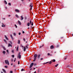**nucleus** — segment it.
I'll list each match as a JSON object with an SVG mask.
<instances>
[{"instance_id":"nucleus-1","label":"nucleus","mask_w":73,"mask_h":73,"mask_svg":"<svg viewBox=\"0 0 73 73\" xmlns=\"http://www.w3.org/2000/svg\"><path fill=\"white\" fill-rule=\"evenodd\" d=\"M37 54H36L34 55V60L33 61H35L37 59Z\"/></svg>"},{"instance_id":"nucleus-2","label":"nucleus","mask_w":73,"mask_h":73,"mask_svg":"<svg viewBox=\"0 0 73 73\" xmlns=\"http://www.w3.org/2000/svg\"><path fill=\"white\" fill-rule=\"evenodd\" d=\"M52 61L53 62H56V60L54 59L52 60L51 61H50V62H47L45 64H46V63H48L49 64H51L52 63Z\"/></svg>"},{"instance_id":"nucleus-3","label":"nucleus","mask_w":73,"mask_h":73,"mask_svg":"<svg viewBox=\"0 0 73 73\" xmlns=\"http://www.w3.org/2000/svg\"><path fill=\"white\" fill-rule=\"evenodd\" d=\"M31 23H32V21L31 20V19H30V21H29V23H27V26H28V27H29L30 26V25L31 24Z\"/></svg>"},{"instance_id":"nucleus-4","label":"nucleus","mask_w":73,"mask_h":73,"mask_svg":"<svg viewBox=\"0 0 73 73\" xmlns=\"http://www.w3.org/2000/svg\"><path fill=\"white\" fill-rule=\"evenodd\" d=\"M18 56H17L18 58H19V59H20L21 58V55L20 54V52H19L18 53Z\"/></svg>"},{"instance_id":"nucleus-5","label":"nucleus","mask_w":73,"mask_h":73,"mask_svg":"<svg viewBox=\"0 0 73 73\" xmlns=\"http://www.w3.org/2000/svg\"><path fill=\"white\" fill-rule=\"evenodd\" d=\"M33 65H34L33 63H32L31 64H30V66L29 67V68L30 69L31 68H32Z\"/></svg>"},{"instance_id":"nucleus-6","label":"nucleus","mask_w":73,"mask_h":73,"mask_svg":"<svg viewBox=\"0 0 73 73\" xmlns=\"http://www.w3.org/2000/svg\"><path fill=\"white\" fill-rule=\"evenodd\" d=\"M5 62L6 64H7L8 65H9V61L8 60H5Z\"/></svg>"},{"instance_id":"nucleus-7","label":"nucleus","mask_w":73,"mask_h":73,"mask_svg":"<svg viewBox=\"0 0 73 73\" xmlns=\"http://www.w3.org/2000/svg\"><path fill=\"white\" fill-rule=\"evenodd\" d=\"M40 54H38V56H37V58L38 60L40 58Z\"/></svg>"},{"instance_id":"nucleus-8","label":"nucleus","mask_w":73,"mask_h":73,"mask_svg":"<svg viewBox=\"0 0 73 73\" xmlns=\"http://www.w3.org/2000/svg\"><path fill=\"white\" fill-rule=\"evenodd\" d=\"M20 19L21 21H22L23 19V17L22 15L21 16V18Z\"/></svg>"},{"instance_id":"nucleus-9","label":"nucleus","mask_w":73,"mask_h":73,"mask_svg":"<svg viewBox=\"0 0 73 73\" xmlns=\"http://www.w3.org/2000/svg\"><path fill=\"white\" fill-rule=\"evenodd\" d=\"M5 38L7 40H9L8 38L7 37V36H6V35H5Z\"/></svg>"},{"instance_id":"nucleus-10","label":"nucleus","mask_w":73,"mask_h":73,"mask_svg":"<svg viewBox=\"0 0 73 73\" xmlns=\"http://www.w3.org/2000/svg\"><path fill=\"white\" fill-rule=\"evenodd\" d=\"M18 23L19 25H21V23L20 21H18Z\"/></svg>"},{"instance_id":"nucleus-11","label":"nucleus","mask_w":73,"mask_h":73,"mask_svg":"<svg viewBox=\"0 0 73 73\" xmlns=\"http://www.w3.org/2000/svg\"><path fill=\"white\" fill-rule=\"evenodd\" d=\"M56 48H58L59 47V45L58 44H57L56 45Z\"/></svg>"},{"instance_id":"nucleus-12","label":"nucleus","mask_w":73,"mask_h":73,"mask_svg":"<svg viewBox=\"0 0 73 73\" xmlns=\"http://www.w3.org/2000/svg\"><path fill=\"white\" fill-rule=\"evenodd\" d=\"M26 50V48L25 46L24 47V48L23 49V51L25 52Z\"/></svg>"},{"instance_id":"nucleus-13","label":"nucleus","mask_w":73,"mask_h":73,"mask_svg":"<svg viewBox=\"0 0 73 73\" xmlns=\"http://www.w3.org/2000/svg\"><path fill=\"white\" fill-rule=\"evenodd\" d=\"M32 6H33V3H30V5H29V7H32Z\"/></svg>"},{"instance_id":"nucleus-14","label":"nucleus","mask_w":73,"mask_h":73,"mask_svg":"<svg viewBox=\"0 0 73 73\" xmlns=\"http://www.w3.org/2000/svg\"><path fill=\"white\" fill-rule=\"evenodd\" d=\"M11 46V47H12V45L10 43H9L8 44V46L10 47Z\"/></svg>"},{"instance_id":"nucleus-15","label":"nucleus","mask_w":73,"mask_h":73,"mask_svg":"<svg viewBox=\"0 0 73 73\" xmlns=\"http://www.w3.org/2000/svg\"><path fill=\"white\" fill-rule=\"evenodd\" d=\"M15 11L17 12H19V11L18 9H15Z\"/></svg>"},{"instance_id":"nucleus-16","label":"nucleus","mask_w":73,"mask_h":73,"mask_svg":"<svg viewBox=\"0 0 73 73\" xmlns=\"http://www.w3.org/2000/svg\"><path fill=\"white\" fill-rule=\"evenodd\" d=\"M10 37L12 39H13V36H12V35H10Z\"/></svg>"},{"instance_id":"nucleus-17","label":"nucleus","mask_w":73,"mask_h":73,"mask_svg":"<svg viewBox=\"0 0 73 73\" xmlns=\"http://www.w3.org/2000/svg\"><path fill=\"white\" fill-rule=\"evenodd\" d=\"M3 41L6 44H7V42L6 40L4 39Z\"/></svg>"},{"instance_id":"nucleus-18","label":"nucleus","mask_w":73,"mask_h":73,"mask_svg":"<svg viewBox=\"0 0 73 73\" xmlns=\"http://www.w3.org/2000/svg\"><path fill=\"white\" fill-rule=\"evenodd\" d=\"M68 58V57H66L64 58V60H66Z\"/></svg>"},{"instance_id":"nucleus-19","label":"nucleus","mask_w":73,"mask_h":73,"mask_svg":"<svg viewBox=\"0 0 73 73\" xmlns=\"http://www.w3.org/2000/svg\"><path fill=\"white\" fill-rule=\"evenodd\" d=\"M2 70L3 71V72H4V73H6V71L3 69Z\"/></svg>"},{"instance_id":"nucleus-20","label":"nucleus","mask_w":73,"mask_h":73,"mask_svg":"<svg viewBox=\"0 0 73 73\" xmlns=\"http://www.w3.org/2000/svg\"><path fill=\"white\" fill-rule=\"evenodd\" d=\"M54 48V46H53L52 45V46H50V48H51V49H52V48Z\"/></svg>"},{"instance_id":"nucleus-21","label":"nucleus","mask_w":73,"mask_h":73,"mask_svg":"<svg viewBox=\"0 0 73 73\" xmlns=\"http://www.w3.org/2000/svg\"><path fill=\"white\" fill-rule=\"evenodd\" d=\"M44 46V44H43L42 45H41L39 46L40 48H41Z\"/></svg>"},{"instance_id":"nucleus-22","label":"nucleus","mask_w":73,"mask_h":73,"mask_svg":"<svg viewBox=\"0 0 73 73\" xmlns=\"http://www.w3.org/2000/svg\"><path fill=\"white\" fill-rule=\"evenodd\" d=\"M4 3L5 4H7V2L6 1H4Z\"/></svg>"},{"instance_id":"nucleus-23","label":"nucleus","mask_w":73,"mask_h":73,"mask_svg":"<svg viewBox=\"0 0 73 73\" xmlns=\"http://www.w3.org/2000/svg\"><path fill=\"white\" fill-rule=\"evenodd\" d=\"M16 17L17 18H18L19 17V16L18 15L16 14L15 15Z\"/></svg>"},{"instance_id":"nucleus-24","label":"nucleus","mask_w":73,"mask_h":73,"mask_svg":"<svg viewBox=\"0 0 73 73\" xmlns=\"http://www.w3.org/2000/svg\"><path fill=\"white\" fill-rule=\"evenodd\" d=\"M6 52L5 51H3V53L4 54H5L6 53Z\"/></svg>"},{"instance_id":"nucleus-25","label":"nucleus","mask_w":73,"mask_h":73,"mask_svg":"<svg viewBox=\"0 0 73 73\" xmlns=\"http://www.w3.org/2000/svg\"><path fill=\"white\" fill-rule=\"evenodd\" d=\"M18 44H20V41L19 40H18Z\"/></svg>"},{"instance_id":"nucleus-26","label":"nucleus","mask_w":73,"mask_h":73,"mask_svg":"<svg viewBox=\"0 0 73 73\" xmlns=\"http://www.w3.org/2000/svg\"><path fill=\"white\" fill-rule=\"evenodd\" d=\"M5 68H8V66H5Z\"/></svg>"},{"instance_id":"nucleus-27","label":"nucleus","mask_w":73,"mask_h":73,"mask_svg":"<svg viewBox=\"0 0 73 73\" xmlns=\"http://www.w3.org/2000/svg\"><path fill=\"white\" fill-rule=\"evenodd\" d=\"M6 52L7 53H9V50H6Z\"/></svg>"},{"instance_id":"nucleus-28","label":"nucleus","mask_w":73,"mask_h":73,"mask_svg":"<svg viewBox=\"0 0 73 73\" xmlns=\"http://www.w3.org/2000/svg\"><path fill=\"white\" fill-rule=\"evenodd\" d=\"M33 7V6H32L30 8V9L31 10L32 9V8Z\"/></svg>"},{"instance_id":"nucleus-29","label":"nucleus","mask_w":73,"mask_h":73,"mask_svg":"<svg viewBox=\"0 0 73 73\" xmlns=\"http://www.w3.org/2000/svg\"><path fill=\"white\" fill-rule=\"evenodd\" d=\"M25 71V70L24 69H21V71Z\"/></svg>"},{"instance_id":"nucleus-30","label":"nucleus","mask_w":73,"mask_h":73,"mask_svg":"<svg viewBox=\"0 0 73 73\" xmlns=\"http://www.w3.org/2000/svg\"><path fill=\"white\" fill-rule=\"evenodd\" d=\"M31 26H33V22H31Z\"/></svg>"},{"instance_id":"nucleus-31","label":"nucleus","mask_w":73,"mask_h":73,"mask_svg":"<svg viewBox=\"0 0 73 73\" xmlns=\"http://www.w3.org/2000/svg\"><path fill=\"white\" fill-rule=\"evenodd\" d=\"M9 5L11 6V4L10 3H8Z\"/></svg>"},{"instance_id":"nucleus-32","label":"nucleus","mask_w":73,"mask_h":73,"mask_svg":"<svg viewBox=\"0 0 73 73\" xmlns=\"http://www.w3.org/2000/svg\"><path fill=\"white\" fill-rule=\"evenodd\" d=\"M58 65V64H56V65L55 66L57 67V66Z\"/></svg>"},{"instance_id":"nucleus-33","label":"nucleus","mask_w":73,"mask_h":73,"mask_svg":"<svg viewBox=\"0 0 73 73\" xmlns=\"http://www.w3.org/2000/svg\"><path fill=\"white\" fill-rule=\"evenodd\" d=\"M11 56L13 58H14V55H12Z\"/></svg>"},{"instance_id":"nucleus-34","label":"nucleus","mask_w":73,"mask_h":73,"mask_svg":"<svg viewBox=\"0 0 73 73\" xmlns=\"http://www.w3.org/2000/svg\"><path fill=\"white\" fill-rule=\"evenodd\" d=\"M5 25H3L2 26V27H5Z\"/></svg>"},{"instance_id":"nucleus-35","label":"nucleus","mask_w":73,"mask_h":73,"mask_svg":"<svg viewBox=\"0 0 73 73\" xmlns=\"http://www.w3.org/2000/svg\"><path fill=\"white\" fill-rule=\"evenodd\" d=\"M17 50L18 51V46L17 47Z\"/></svg>"},{"instance_id":"nucleus-36","label":"nucleus","mask_w":73,"mask_h":73,"mask_svg":"<svg viewBox=\"0 0 73 73\" xmlns=\"http://www.w3.org/2000/svg\"><path fill=\"white\" fill-rule=\"evenodd\" d=\"M13 35H14V36H16V33H13Z\"/></svg>"},{"instance_id":"nucleus-37","label":"nucleus","mask_w":73,"mask_h":73,"mask_svg":"<svg viewBox=\"0 0 73 73\" xmlns=\"http://www.w3.org/2000/svg\"><path fill=\"white\" fill-rule=\"evenodd\" d=\"M26 49H28V47L27 45H26Z\"/></svg>"},{"instance_id":"nucleus-38","label":"nucleus","mask_w":73,"mask_h":73,"mask_svg":"<svg viewBox=\"0 0 73 73\" xmlns=\"http://www.w3.org/2000/svg\"><path fill=\"white\" fill-rule=\"evenodd\" d=\"M60 38L61 39H62L64 38V37L63 36L61 37Z\"/></svg>"},{"instance_id":"nucleus-39","label":"nucleus","mask_w":73,"mask_h":73,"mask_svg":"<svg viewBox=\"0 0 73 73\" xmlns=\"http://www.w3.org/2000/svg\"><path fill=\"white\" fill-rule=\"evenodd\" d=\"M10 73H13V71H10Z\"/></svg>"},{"instance_id":"nucleus-40","label":"nucleus","mask_w":73,"mask_h":73,"mask_svg":"<svg viewBox=\"0 0 73 73\" xmlns=\"http://www.w3.org/2000/svg\"><path fill=\"white\" fill-rule=\"evenodd\" d=\"M3 49H4V50H6V49L5 48V47H3Z\"/></svg>"},{"instance_id":"nucleus-41","label":"nucleus","mask_w":73,"mask_h":73,"mask_svg":"<svg viewBox=\"0 0 73 73\" xmlns=\"http://www.w3.org/2000/svg\"><path fill=\"white\" fill-rule=\"evenodd\" d=\"M23 40L24 41V42H25V38H23Z\"/></svg>"},{"instance_id":"nucleus-42","label":"nucleus","mask_w":73,"mask_h":73,"mask_svg":"<svg viewBox=\"0 0 73 73\" xmlns=\"http://www.w3.org/2000/svg\"><path fill=\"white\" fill-rule=\"evenodd\" d=\"M32 69H33L32 68L30 69V71H31V70H32Z\"/></svg>"},{"instance_id":"nucleus-43","label":"nucleus","mask_w":73,"mask_h":73,"mask_svg":"<svg viewBox=\"0 0 73 73\" xmlns=\"http://www.w3.org/2000/svg\"><path fill=\"white\" fill-rule=\"evenodd\" d=\"M23 31V33H25V32L24 31H23V30L22 31Z\"/></svg>"},{"instance_id":"nucleus-44","label":"nucleus","mask_w":73,"mask_h":73,"mask_svg":"<svg viewBox=\"0 0 73 73\" xmlns=\"http://www.w3.org/2000/svg\"><path fill=\"white\" fill-rule=\"evenodd\" d=\"M20 64V62H19V61L18 62V64Z\"/></svg>"},{"instance_id":"nucleus-45","label":"nucleus","mask_w":73,"mask_h":73,"mask_svg":"<svg viewBox=\"0 0 73 73\" xmlns=\"http://www.w3.org/2000/svg\"><path fill=\"white\" fill-rule=\"evenodd\" d=\"M16 60V58H15V60H14V62H15V60Z\"/></svg>"},{"instance_id":"nucleus-46","label":"nucleus","mask_w":73,"mask_h":73,"mask_svg":"<svg viewBox=\"0 0 73 73\" xmlns=\"http://www.w3.org/2000/svg\"><path fill=\"white\" fill-rule=\"evenodd\" d=\"M48 56H49L50 55V54H49V53H48Z\"/></svg>"},{"instance_id":"nucleus-47","label":"nucleus","mask_w":73,"mask_h":73,"mask_svg":"<svg viewBox=\"0 0 73 73\" xmlns=\"http://www.w3.org/2000/svg\"><path fill=\"white\" fill-rule=\"evenodd\" d=\"M21 33H19V35H21Z\"/></svg>"},{"instance_id":"nucleus-48","label":"nucleus","mask_w":73,"mask_h":73,"mask_svg":"<svg viewBox=\"0 0 73 73\" xmlns=\"http://www.w3.org/2000/svg\"><path fill=\"white\" fill-rule=\"evenodd\" d=\"M22 48H23H23H24V46H22Z\"/></svg>"},{"instance_id":"nucleus-49","label":"nucleus","mask_w":73,"mask_h":73,"mask_svg":"<svg viewBox=\"0 0 73 73\" xmlns=\"http://www.w3.org/2000/svg\"><path fill=\"white\" fill-rule=\"evenodd\" d=\"M13 52H14L13 50H12V53H13Z\"/></svg>"},{"instance_id":"nucleus-50","label":"nucleus","mask_w":73,"mask_h":73,"mask_svg":"<svg viewBox=\"0 0 73 73\" xmlns=\"http://www.w3.org/2000/svg\"><path fill=\"white\" fill-rule=\"evenodd\" d=\"M40 59V60H42V59H43V58H41Z\"/></svg>"},{"instance_id":"nucleus-51","label":"nucleus","mask_w":73,"mask_h":73,"mask_svg":"<svg viewBox=\"0 0 73 73\" xmlns=\"http://www.w3.org/2000/svg\"><path fill=\"white\" fill-rule=\"evenodd\" d=\"M34 65L35 66L36 65V64H34Z\"/></svg>"},{"instance_id":"nucleus-52","label":"nucleus","mask_w":73,"mask_h":73,"mask_svg":"<svg viewBox=\"0 0 73 73\" xmlns=\"http://www.w3.org/2000/svg\"><path fill=\"white\" fill-rule=\"evenodd\" d=\"M27 19V17H25V20H26Z\"/></svg>"},{"instance_id":"nucleus-53","label":"nucleus","mask_w":73,"mask_h":73,"mask_svg":"<svg viewBox=\"0 0 73 73\" xmlns=\"http://www.w3.org/2000/svg\"><path fill=\"white\" fill-rule=\"evenodd\" d=\"M15 26L16 27V28H17V26L16 25H15Z\"/></svg>"},{"instance_id":"nucleus-54","label":"nucleus","mask_w":73,"mask_h":73,"mask_svg":"<svg viewBox=\"0 0 73 73\" xmlns=\"http://www.w3.org/2000/svg\"><path fill=\"white\" fill-rule=\"evenodd\" d=\"M67 66H68V67H69L70 66V65H68Z\"/></svg>"},{"instance_id":"nucleus-55","label":"nucleus","mask_w":73,"mask_h":73,"mask_svg":"<svg viewBox=\"0 0 73 73\" xmlns=\"http://www.w3.org/2000/svg\"><path fill=\"white\" fill-rule=\"evenodd\" d=\"M35 69H36V68H33V70H35Z\"/></svg>"},{"instance_id":"nucleus-56","label":"nucleus","mask_w":73,"mask_h":73,"mask_svg":"<svg viewBox=\"0 0 73 73\" xmlns=\"http://www.w3.org/2000/svg\"><path fill=\"white\" fill-rule=\"evenodd\" d=\"M71 36H73V34H72L71 35Z\"/></svg>"},{"instance_id":"nucleus-57","label":"nucleus","mask_w":73,"mask_h":73,"mask_svg":"<svg viewBox=\"0 0 73 73\" xmlns=\"http://www.w3.org/2000/svg\"><path fill=\"white\" fill-rule=\"evenodd\" d=\"M10 44H12V42H11V41H10Z\"/></svg>"},{"instance_id":"nucleus-58","label":"nucleus","mask_w":73,"mask_h":73,"mask_svg":"<svg viewBox=\"0 0 73 73\" xmlns=\"http://www.w3.org/2000/svg\"><path fill=\"white\" fill-rule=\"evenodd\" d=\"M34 73H36V71H35Z\"/></svg>"},{"instance_id":"nucleus-59","label":"nucleus","mask_w":73,"mask_h":73,"mask_svg":"<svg viewBox=\"0 0 73 73\" xmlns=\"http://www.w3.org/2000/svg\"><path fill=\"white\" fill-rule=\"evenodd\" d=\"M21 47H22V46H23L22 44H21Z\"/></svg>"},{"instance_id":"nucleus-60","label":"nucleus","mask_w":73,"mask_h":73,"mask_svg":"<svg viewBox=\"0 0 73 73\" xmlns=\"http://www.w3.org/2000/svg\"><path fill=\"white\" fill-rule=\"evenodd\" d=\"M13 64H11V65H12Z\"/></svg>"},{"instance_id":"nucleus-61","label":"nucleus","mask_w":73,"mask_h":73,"mask_svg":"<svg viewBox=\"0 0 73 73\" xmlns=\"http://www.w3.org/2000/svg\"><path fill=\"white\" fill-rule=\"evenodd\" d=\"M8 16H11V15H9Z\"/></svg>"},{"instance_id":"nucleus-62","label":"nucleus","mask_w":73,"mask_h":73,"mask_svg":"<svg viewBox=\"0 0 73 73\" xmlns=\"http://www.w3.org/2000/svg\"><path fill=\"white\" fill-rule=\"evenodd\" d=\"M24 0H21V1H23Z\"/></svg>"},{"instance_id":"nucleus-63","label":"nucleus","mask_w":73,"mask_h":73,"mask_svg":"<svg viewBox=\"0 0 73 73\" xmlns=\"http://www.w3.org/2000/svg\"><path fill=\"white\" fill-rule=\"evenodd\" d=\"M1 73H3V72H1Z\"/></svg>"},{"instance_id":"nucleus-64","label":"nucleus","mask_w":73,"mask_h":73,"mask_svg":"<svg viewBox=\"0 0 73 73\" xmlns=\"http://www.w3.org/2000/svg\"><path fill=\"white\" fill-rule=\"evenodd\" d=\"M30 29V28H29V27H28V29Z\"/></svg>"}]
</instances>
